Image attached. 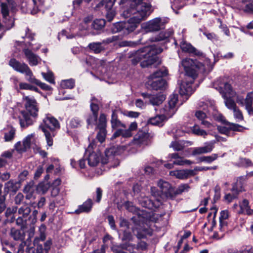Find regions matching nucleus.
Returning a JSON list of instances; mask_svg holds the SVG:
<instances>
[{
  "label": "nucleus",
  "instance_id": "6ab92c4d",
  "mask_svg": "<svg viewBox=\"0 0 253 253\" xmlns=\"http://www.w3.org/2000/svg\"><path fill=\"white\" fill-rule=\"evenodd\" d=\"M158 186L160 188L163 194L167 199H172L173 188L167 181L160 180L158 182Z\"/></svg>",
  "mask_w": 253,
  "mask_h": 253
},
{
  "label": "nucleus",
  "instance_id": "37998d69",
  "mask_svg": "<svg viewBox=\"0 0 253 253\" xmlns=\"http://www.w3.org/2000/svg\"><path fill=\"white\" fill-rule=\"evenodd\" d=\"M168 75V71L166 69H162L157 70L153 74L151 75L148 79L155 80L158 79H161V78L163 76H166Z\"/></svg>",
  "mask_w": 253,
  "mask_h": 253
},
{
  "label": "nucleus",
  "instance_id": "69168bd1",
  "mask_svg": "<svg viewBox=\"0 0 253 253\" xmlns=\"http://www.w3.org/2000/svg\"><path fill=\"white\" fill-rule=\"evenodd\" d=\"M6 1V3L7 5L10 7L11 12L12 13H15L17 11V4L16 2L13 0H5Z\"/></svg>",
  "mask_w": 253,
  "mask_h": 253
},
{
  "label": "nucleus",
  "instance_id": "13d9d810",
  "mask_svg": "<svg viewBox=\"0 0 253 253\" xmlns=\"http://www.w3.org/2000/svg\"><path fill=\"white\" fill-rule=\"evenodd\" d=\"M111 2V0H102L97 5V7H99L102 6H105V8L107 11V15L109 14L111 11V7L109 5V3Z\"/></svg>",
  "mask_w": 253,
  "mask_h": 253
},
{
  "label": "nucleus",
  "instance_id": "f03ea898",
  "mask_svg": "<svg viewBox=\"0 0 253 253\" xmlns=\"http://www.w3.org/2000/svg\"><path fill=\"white\" fill-rule=\"evenodd\" d=\"M163 51L162 48L157 47L154 45L150 46H145L138 50L133 53V58L132 63L136 64L141 60L142 67H146L152 65L158 60L157 54Z\"/></svg>",
  "mask_w": 253,
  "mask_h": 253
},
{
  "label": "nucleus",
  "instance_id": "58836bf2",
  "mask_svg": "<svg viewBox=\"0 0 253 253\" xmlns=\"http://www.w3.org/2000/svg\"><path fill=\"white\" fill-rule=\"evenodd\" d=\"M10 236L15 240L22 241L24 239L25 234L22 230L13 228L11 229Z\"/></svg>",
  "mask_w": 253,
  "mask_h": 253
},
{
  "label": "nucleus",
  "instance_id": "412c9836",
  "mask_svg": "<svg viewBox=\"0 0 253 253\" xmlns=\"http://www.w3.org/2000/svg\"><path fill=\"white\" fill-rule=\"evenodd\" d=\"M214 143L215 141H212L206 143L205 146L194 148L192 151V155H197L211 152L214 148Z\"/></svg>",
  "mask_w": 253,
  "mask_h": 253
},
{
  "label": "nucleus",
  "instance_id": "2f4dec72",
  "mask_svg": "<svg viewBox=\"0 0 253 253\" xmlns=\"http://www.w3.org/2000/svg\"><path fill=\"white\" fill-rule=\"evenodd\" d=\"M164 115H157L152 117L148 120V123L154 126H163L165 122L167 121L168 117L164 113Z\"/></svg>",
  "mask_w": 253,
  "mask_h": 253
},
{
  "label": "nucleus",
  "instance_id": "2eb2a0df",
  "mask_svg": "<svg viewBox=\"0 0 253 253\" xmlns=\"http://www.w3.org/2000/svg\"><path fill=\"white\" fill-rule=\"evenodd\" d=\"M178 101V95L173 94L169 97L168 105H166L162 110L168 117H171L176 112V104Z\"/></svg>",
  "mask_w": 253,
  "mask_h": 253
},
{
  "label": "nucleus",
  "instance_id": "f8f14e48",
  "mask_svg": "<svg viewBox=\"0 0 253 253\" xmlns=\"http://www.w3.org/2000/svg\"><path fill=\"white\" fill-rule=\"evenodd\" d=\"M31 209L28 204H24L18 210V216L16 219V223L19 225L25 224L28 220Z\"/></svg>",
  "mask_w": 253,
  "mask_h": 253
},
{
  "label": "nucleus",
  "instance_id": "7c9ffc66",
  "mask_svg": "<svg viewBox=\"0 0 253 253\" xmlns=\"http://www.w3.org/2000/svg\"><path fill=\"white\" fill-rule=\"evenodd\" d=\"M143 96L145 97L148 98L150 103L154 106L159 105L165 99V96L162 94L149 95L143 94Z\"/></svg>",
  "mask_w": 253,
  "mask_h": 253
},
{
  "label": "nucleus",
  "instance_id": "dca6fc26",
  "mask_svg": "<svg viewBox=\"0 0 253 253\" xmlns=\"http://www.w3.org/2000/svg\"><path fill=\"white\" fill-rule=\"evenodd\" d=\"M139 223L138 227H135L133 228V233L136 235L139 239L144 238L147 235H151V230L147 227H145L143 224V217H139Z\"/></svg>",
  "mask_w": 253,
  "mask_h": 253
},
{
  "label": "nucleus",
  "instance_id": "bf43d9fd",
  "mask_svg": "<svg viewBox=\"0 0 253 253\" xmlns=\"http://www.w3.org/2000/svg\"><path fill=\"white\" fill-rule=\"evenodd\" d=\"M15 130L13 128H11L10 130L5 133L4 138L6 141L11 140L14 136Z\"/></svg>",
  "mask_w": 253,
  "mask_h": 253
},
{
  "label": "nucleus",
  "instance_id": "680f3d73",
  "mask_svg": "<svg viewBox=\"0 0 253 253\" xmlns=\"http://www.w3.org/2000/svg\"><path fill=\"white\" fill-rule=\"evenodd\" d=\"M125 207L130 212H138L137 209L133 205L132 203L129 202H127L125 203Z\"/></svg>",
  "mask_w": 253,
  "mask_h": 253
},
{
  "label": "nucleus",
  "instance_id": "aec40b11",
  "mask_svg": "<svg viewBox=\"0 0 253 253\" xmlns=\"http://www.w3.org/2000/svg\"><path fill=\"white\" fill-rule=\"evenodd\" d=\"M23 52L30 66H36L41 62L40 57L34 53L30 49L25 48L23 49Z\"/></svg>",
  "mask_w": 253,
  "mask_h": 253
},
{
  "label": "nucleus",
  "instance_id": "9b49d317",
  "mask_svg": "<svg viewBox=\"0 0 253 253\" xmlns=\"http://www.w3.org/2000/svg\"><path fill=\"white\" fill-rule=\"evenodd\" d=\"M236 102L241 106H244L249 114H253V91L248 92L245 99L238 95Z\"/></svg>",
  "mask_w": 253,
  "mask_h": 253
},
{
  "label": "nucleus",
  "instance_id": "f704fd0d",
  "mask_svg": "<svg viewBox=\"0 0 253 253\" xmlns=\"http://www.w3.org/2000/svg\"><path fill=\"white\" fill-rule=\"evenodd\" d=\"M23 145L25 148L27 149L31 147L34 148L35 146L37 147V140L35 138V133H32L28 135L23 141Z\"/></svg>",
  "mask_w": 253,
  "mask_h": 253
},
{
  "label": "nucleus",
  "instance_id": "5701e85b",
  "mask_svg": "<svg viewBox=\"0 0 253 253\" xmlns=\"http://www.w3.org/2000/svg\"><path fill=\"white\" fill-rule=\"evenodd\" d=\"M9 65L15 71L24 74L29 66L25 63H21L14 58L11 59L9 61Z\"/></svg>",
  "mask_w": 253,
  "mask_h": 253
},
{
  "label": "nucleus",
  "instance_id": "b1692460",
  "mask_svg": "<svg viewBox=\"0 0 253 253\" xmlns=\"http://www.w3.org/2000/svg\"><path fill=\"white\" fill-rule=\"evenodd\" d=\"M100 76L101 80L105 81L109 84H110V78L111 76L110 67L106 65L105 60L101 61Z\"/></svg>",
  "mask_w": 253,
  "mask_h": 253
},
{
  "label": "nucleus",
  "instance_id": "bb28decb",
  "mask_svg": "<svg viewBox=\"0 0 253 253\" xmlns=\"http://www.w3.org/2000/svg\"><path fill=\"white\" fill-rule=\"evenodd\" d=\"M173 30L172 29H168V30L160 32L158 35L152 37L149 39V41L151 42H158L164 41L171 37L173 34Z\"/></svg>",
  "mask_w": 253,
  "mask_h": 253
},
{
  "label": "nucleus",
  "instance_id": "6e6d98bb",
  "mask_svg": "<svg viewBox=\"0 0 253 253\" xmlns=\"http://www.w3.org/2000/svg\"><path fill=\"white\" fill-rule=\"evenodd\" d=\"M99 131L97 135V138L98 140L100 142L102 143L105 139L106 131L105 128H98Z\"/></svg>",
  "mask_w": 253,
  "mask_h": 253
},
{
  "label": "nucleus",
  "instance_id": "cd10ccee",
  "mask_svg": "<svg viewBox=\"0 0 253 253\" xmlns=\"http://www.w3.org/2000/svg\"><path fill=\"white\" fill-rule=\"evenodd\" d=\"M191 145L192 143L189 141L184 140L174 141L171 142L169 147L173 148L174 151H180L183 150L186 147Z\"/></svg>",
  "mask_w": 253,
  "mask_h": 253
},
{
  "label": "nucleus",
  "instance_id": "5fc2aeb1",
  "mask_svg": "<svg viewBox=\"0 0 253 253\" xmlns=\"http://www.w3.org/2000/svg\"><path fill=\"white\" fill-rule=\"evenodd\" d=\"M106 116L104 114L100 115L99 119V123L97 125L98 128H105L106 129Z\"/></svg>",
  "mask_w": 253,
  "mask_h": 253
},
{
  "label": "nucleus",
  "instance_id": "393cba45",
  "mask_svg": "<svg viewBox=\"0 0 253 253\" xmlns=\"http://www.w3.org/2000/svg\"><path fill=\"white\" fill-rule=\"evenodd\" d=\"M169 174L177 178L184 179L187 178L189 176L193 175L194 171L190 169L176 170L170 171Z\"/></svg>",
  "mask_w": 253,
  "mask_h": 253
},
{
  "label": "nucleus",
  "instance_id": "79ce46f5",
  "mask_svg": "<svg viewBox=\"0 0 253 253\" xmlns=\"http://www.w3.org/2000/svg\"><path fill=\"white\" fill-rule=\"evenodd\" d=\"M140 204L143 207L147 209H152L154 207V203L148 197H141L139 199Z\"/></svg>",
  "mask_w": 253,
  "mask_h": 253
},
{
  "label": "nucleus",
  "instance_id": "c9c22d12",
  "mask_svg": "<svg viewBox=\"0 0 253 253\" xmlns=\"http://www.w3.org/2000/svg\"><path fill=\"white\" fill-rule=\"evenodd\" d=\"M51 244V241L49 240L44 243V247L41 244H38L36 252H35V251L33 250L32 248H31L30 250H32L33 253H47L50 248Z\"/></svg>",
  "mask_w": 253,
  "mask_h": 253
},
{
  "label": "nucleus",
  "instance_id": "9d476101",
  "mask_svg": "<svg viewBox=\"0 0 253 253\" xmlns=\"http://www.w3.org/2000/svg\"><path fill=\"white\" fill-rule=\"evenodd\" d=\"M200 107L203 108L204 112L202 111H198L195 113V116L199 120L202 121L205 119L207 115L214 116L215 107L213 103L211 102H207L206 103L203 102L202 105H200Z\"/></svg>",
  "mask_w": 253,
  "mask_h": 253
},
{
  "label": "nucleus",
  "instance_id": "4d7b16f0",
  "mask_svg": "<svg viewBox=\"0 0 253 253\" xmlns=\"http://www.w3.org/2000/svg\"><path fill=\"white\" fill-rule=\"evenodd\" d=\"M15 183L12 180H9L4 185V190L7 192L15 191Z\"/></svg>",
  "mask_w": 253,
  "mask_h": 253
},
{
  "label": "nucleus",
  "instance_id": "603ef678",
  "mask_svg": "<svg viewBox=\"0 0 253 253\" xmlns=\"http://www.w3.org/2000/svg\"><path fill=\"white\" fill-rule=\"evenodd\" d=\"M192 131L196 135L202 136L205 137L207 135V133L206 131L203 129H202L200 128L198 126H193Z\"/></svg>",
  "mask_w": 253,
  "mask_h": 253
},
{
  "label": "nucleus",
  "instance_id": "473e14b6",
  "mask_svg": "<svg viewBox=\"0 0 253 253\" xmlns=\"http://www.w3.org/2000/svg\"><path fill=\"white\" fill-rule=\"evenodd\" d=\"M111 42V40L107 39L106 40H103L102 42H92L88 44V48L92 50L95 53H99L104 49V48L101 46L102 43H109Z\"/></svg>",
  "mask_w": 253,
  "mask_h": 253
},
{
  "label": "nucleus",
  "instance_id": "39448f33",
  "mask_svg": "<svg viewBox=\"0 0 253 253\" xmlns=\"http://www.w3.org/2000/svg\"><path fill=\"white\" fill-rule=\"evenodd\" d=\"M218 90L222 94L223 97L225 99V104L226 106L230 110H233L237 108L235 101L232 98L236 97L238 95L236 92L232 90L231 85L227 83L221 84L219 87Z\"/></svg>",
  "mask_w": 253,
  "mask_h": 253
},
{
  "label": "nucleus",
  "instance_id": "4468645a",
  "mask_svg": "<svg viewBox=\"0 0 253 253\" xmlns=\"http://www.w3.org/2000/svg\"><path fill=\"white\" fill-rule=\"evenodd\" d=\"M9 5H7V3L5 2H2L0 4V11L3 21L5 23L6 30L10 29L14 26V19L9 15Z\"/></svg>",
  "mask_w": 253,
  "mask_h": 253
},
{
  "label": "nucleus",
  "instance_id": "6e6552de",
  "mask_svg": "<svg viewBox=\"0 0 253 253\" xmlns=\"http://www.w3.org/2000/svg\"><path fill=\"white\" fill-rule=\"evenodd\" d=\"M197 61H194L190 58H185L181 61V65L183 67L185 72V76L191 78L190 82H192L197 78L198 74L196 64Z\"/></svg>",
  "mask_w": 253,
  "mask_h": 253
},
{
  "label": "nucleus",
  "instance_id": "a19ab883",
  "mask_svg": "<svg viewBox=\"0 0 253 253\" xmlns=\"http://www.w3.org/2000/svg\"><path fill=\"white\" fill-rule=\"evenodd\" d=\"M112 127L117 130L119 128H126L125 125L122 123L121 122L115 117V113L113 112L112 115Z\"/></svg>",
  "mask_w": 253,
  "mask_h": 253
},
{
  "label": "nucleus",
  "instance_id": "774afa93",
  "mask_svg": "<svg viewBox=\"0 0 253 253\" xmlns=\"http://www.w3.org/2000/svg\"><path fill=\"white\" fill-rule=\"evenodd\" d=\"M38 214V211L36 210H35L33 211L32 214L31 215H29V218L28 220L31 221V223L32 224H34L37 221V217Z\"/></svg>",
  "mask_w": 253,
  "mask_h": 253
},
{
  "label": "nucleus",
  "instance_id": "4c0bfd02",
  "mask_svg": "<svg viewBox=\"0 0 253 253\" xmlns=\"http://www.w3.org/2000/svg\"><path fill=\"white\" fill-rule=\"evenodd\" d=\"M33 7L31 9V13L33 15L37 14L39 11L42 10L44 6V0H32Z\"/></svg>",
  "mask_w": 253,
  "mask_h": 253
},
{
  "label": "nucleus",
  "instance_id": "0eeeda50",
  "mask_svg": "<svg viewBox=\"0 0 253 253\" xmlns=\"http://www.w3.org/2000/svg\"><path fill=\"white\" fill-rule=\"evenodd\" d=\"M96 145L94 141L90 143L85 151V156L90 167L96 166L100 161V153L94 151Z\"/></svg>",
  "mask_w": 253,
  "mask_h": 253
},
{
  "label": "nucleus",
  "instance_id": "7ed1b4c3",
  "mask_svg": "<svg viewBox=\"0 0 253 253\" xmlns=\"http://www.w3.org/2000/svg\"><path fill=\"white\" fill-rule=\"evenodd\" d=\"M25 101L26 110L21 112L19 116V123L22 128H25L33 124L31 117L36 118L38 116L39 108L37 102L32 96H25L23 97Z\"/></svg>",
  "mask_w": 253,
  "mask_h": 253
},
{
  "label": "nucleus",
  "instance_id": "338daca9",
  "mask_svg": "<svg viewBox=\"0 0 253 253\" xmlns=\"http://www.w3.org/2000/svg\"><path fill=\"white\" fill-rule=\"evenodd\" d=\"M105 154V158H103L101 162L103 164H107L109 160L110 157L111 156V151L110 148H107L104 152Z\"/></svg>",
  "mask_w": 253,
  "mask_h": 253
},
{
  "label": "nucleus",
  "instance_id": "ea45409f",
  "mask_svg": "<svg viewBox=\"0 0 253 253\" xmlns=\"http://www.w3.org/2000/svg\"><path fill=\"white\" fill-rule=\"evenodd\" d=\"M190 189V186L188 184H182L180 185L176 189L173 188L172 192V199H173L177 195L182 194L183 192H188Z\"/></svg>",
  "mask_w": 253,
  "mask_h": 253
},
{
  "label": "nucleus",
  "instance_id": "f3484780",
  "mask_svg": "<svg viewBox=\"0 0 253 253\" xmlns=\"http://www.w3.org/2000/svg\"><path fill=\"white\" fill-rule=\"evenodd\" d=\"M98 100L95 97H92L91 99L90 109L92 112V115H90L87 119V122L88 125L96 123L98 116V111L99 110L98 105L97 104Z\"/></svg>",
  "mask_w": 253,
  "mask_h": 253
},
{
  "label": "nucleus",
  "instance_id": "052dcab7",
  "mask_svg": "<svg viewBox=\"0 0 253 253\" xmlns=\"http://www.w3.org/2000/svg\"><path fill=\"white\" fill-rule=\"evenodd\" d=\"M70 125L72 127H78L81 126V121L78 118H74L70 121Z\"/></svg>",
  "mask_w": 253,
  "mask_h": 253
},
{
  "label": "nucleus",
  "instance_id": "49530a36",
  "mask_svg": "<svg viewBox=\"0 0 253 253\" xmlns=\"http://www.w3.org/2000/svg\"><path fill=\"white\" fill-rule=\"evenodd\" d=\"M242 8L245 11L253 14V0L244 1Z\"/></svg>",
  "mask_w": 253,
  "mask_h": 253
},
{
  "label": "nucleus",
  "instance_id": "a878e982",
  "mask_svg": "<svg viewBox=\"0 0 253 253\" xmlns=\"http://www.w3.org/2000/svg\"><path fill=\"white\" fill-rule=\"evenodd\" d=\"M169 158L170 161L174 160L173 163L174 165L178 166H183L185 165H191L193 162L188 160H185L182 157L180 156L178 153H174L170 154L169 155Z\"/></svg>",
  "mask_w": 253,
  "mask_h": 253
},
{
  "label": "nucleus",
  "instance_id": "09e8293b",
  "mask_svg": "<svg viewBox=\"0 0 253 253\" xmlns=\"http://www.w3.org/2000/svg\"><path fill=\"white\" fill-rule=\"evenodd\" d=\"M71 165L73 168L78 169V168H80V169H84L85 166V161L84 159H81L78 163H77L75 160L71 159Z\"/></svg>",
  "mask_w": 253,
  "mask_h": 253
},
{
  "label": "nucleus",
  "instance_id": "c85d7f7f",
  "mask_svg": "<svg viewBox=\"0 0 253 253\" xmlns=\"http://www.w3.org/2000/svg\"><path fill=\"white\" fill-rule=\"evenodd\" d=\"M196 67L197 69L201 72H209L212 69V63L209 59L206 58L204 63L198 62Z\"/></svg>",
  "mask_w": 253,
  "mask_h": 253
},
{
  "label": "nucleus",
  "instance_id": "72a5a7b5",
  "mask_svg": "<svg viewBox=\"0 0 253 253\" xmlns=\"http://www.w3.org/2000/svg\"><path fill=\"white\" fill-rule=\"evenodd\" d=\"M92 207V202L90 199L87 200L82 205L79 206L78 209L75 210V213L80 214L82 212H89Z\"/></svg>",
  "mask_w": 253,
  "mask_h": 253
},
{
  "label": "nucleus",
  "instance_id": "20e7f679",
  "mask_svg": "<svg viewBox=\"0 0 253 253\" xmlns=\"http://www.w3.org/2000/svg\"><path fill=\"white\" fill-rule=\"evenodd\" d=\"M60 128L58 120L50 114L46 115L39 126V129L44 133L48 146L53 145V138L56 135V130Z\"/></svg>",
  "mask_w": 253,
  "mask_h": 253
},
{
  "label": "nucleus",
  "instance_id": "f257e3e1",
  "mask_svg": "<svg viewBox=\"0 0 253 253\" xmlns=\"http://www.w3.org/2000/svg\"><path fill=\"white\" fill-rule=\"evenodd\" d=\"M152 11L150 4H138L135 8L129 7L123 12V15L126 18L130 17L127 22H118L114 24L112 26V32H118L123 28L126 29L128 32L133 31L141 21L145 20Z\"/></svg>",
  "mask_w": 253,
  "mask_h": 253
},
{
  "label": "nucleus",
  "instance_id": "8fccbe9b",
  "mask_svg": "<svg viewBox=\"0 0 253 253\" xmlns=\"http://www.w3.org/2000/svg\"><path fill=\"white\" fill-rule=\"evenodd\" d=\"M34 234V230L31 229L29 232V238L27 239V241L26 242H22L21 244H20L19 246L18 250H22L24 251V248L26 245L29 247L30 246L29 242H31V238L33 237Z\"/></svg>",
  "mask_w": 253,
  "mask_h": 253
},
{
  "label": "nucleus",
  "instance_id": "e433bc0d",
  "mask_svg": "<svg viewBox=\"0 0 253 253\" xmlns=\"http://www.w3.org/2000/svg\"><path fill=\"white\" fill-rule=\"evenodd\" d=\"M148 84L151 86L152 89L158 90L162 89L164 87L165 81L162 79L155 80L149 79Z\"/></svg>",
  "mask_w": 253,
  "mask_h": 253
},
{
  "label": "nucleus",
  "instance_id": "c03bdc74",
  "mask_svg": "<svg viewBox=\"0 0 253 253\" xmlns=\"http://www.w3.org/2000/svg\"><path fill=\"white\" fill-rule=\"evenodd\" d=\"M24 74L25 75L26 77L27 80L29 83L35 84H36L38 83L39 80L35 78V77L33 75V74L31 70L29 67L27 69V70Z\"/></svg>",
  "mask_w": 253,
  "mask_h": 253
},
{
  "label": "nucleus",
  "instance_id": "ddd939ff",
  "mask_svg": "<svg viewBox=\"0 0 253 253\" xmlns=\"http://www.w3.org/2000/svg\"><path fill=\"white\" fill-rule=\"evenodd\" d=\"M137 128V123L135 122H132L130 124L128 129L119 128L116 130L112 136V139H115L119 136L125 138L131 137L132 136V132L136 130Z\"/></svg>",
  "mask_w": 253,
  "mask_h": 253
},
{
  "label": "nucleus",
  "instance_id": "1a4fd4ad",
  "mask_svg": "<svg viewBox=\"0 0 253 253\" xmlns=\"http://www.w3.org/2000/svg\"><path fill=\"white\" fill-rule=\"evenodd\" d=\"M246 180V176H242L238 177L236 182L233 185L232 193L226 194L224 196V199L228 203H230L233 199L237 198L239 193L243 190V184Z\"/></svg>",
  "mask_w": 253,
  "mask_h": 253
},
{
  "label": "nucleus",
  "instance_id": "864d4df0",
  "mask_svg": "<svg viewBox=\"0 0 253 253\" xmlns=\"http://www.w3.org/2000/svg\"><path fill=\"white\" fill-rule=\"evenodd\" d=\"M42 75L43 78L49 83L51 84L54 83L53 74L51 72L48 71L47 73L42 72Z\"/></svg>",
  "mask_w": 253,
  "mask_h": 253
},
{
  "label": "nucleus",
  "instance_id": "423d86ee",
  "mask_svg": "<svg viewBox=\"0 0 253 253\" xmlns=\"http://www.w3.org/2000/svg\"><path fill=\"white\" fill-rule=\"evenodd\" d=\"M167 22L165 19L157 17L143 23L141 27L145 33L156 32L163 29Z\"/></svg>",
  "mask_w": 253,
  "mask_h": 253
},
{
  "label": "nucleus",
  "instance_id": "e2e57ef3",
  "mask_svg": "<svg viewBox=\"0 0 253 253\" xmlns=\"http://www.w3.org/2000/svg\"><path fill=\"white\" fill-rule=\"evenodd\" d=\"M125 207L130 212H138L137 209L133 205L132 203L129 202H127L125 203Z\"/></svg>",
  "mask_w": 253,
  "mask_h": 253
},
{
  "label": "nucleus",
  "instance_id": "de8ad7c7",
  "mask_svg": "<svg viewBox=\"0 0 253 253\" xmlns=\"http://www.w3.org/2000/svg\"><path fill=\"white\" fill-rule=\"evenodd\" d=\"M60 85L63 88L72 89L75 86V81L73 79L63 80L61 82Z\"/></svg>",
  "mask_w": 253,
  "mask_h": 253
},
{
  "label": "nucleus",
  "instance_id": "c756f323",
  "mask_svg": "<svg viewBox=\"0 0 253 253\" xmlns=\"http://www.w3.org/2000/svg\"><path fill=\"white\" fill-rule=\"evenodd\" d=\"M240 211L238 212L239 214H245L249 216L253 215V209H251L249 202L246 199H244L240 204Z\"/></svg>",
  "mask_w": 253,
  "mask_h": 253
},
{
  "label": "nucleus",
  "instance_id": "a211bd4d",
  "mask_svg": "<svg viewBox=\"0 0 253 253\" xmlns=\"http://www.w3.org/2000/svg\"><path fill=\"white\" fill-rule=\"evenodd\" d=\"M191 78L185 77V81H183L179 86V92L181 95L190 96L193 92L191 84L193 83L190 82Z\"/></svg>",
  "mask_w": 253,
  "mask_h": 253
},
{
  "label": "nucleus",
  "instance_id": "3c124183",
  "mask_svg": "<svg viewBox=\"0 0 253 253\" xmlns=\"http://www.w3.org/2000/svg\"><path fill=\"white\" fill-rule=\"evenodd\" d=\"M217 157L218 155L217 154H213L209 156H203L200 158V160L201 162H206L208 163H211L216 160Z\"/></svg>",
  "mask_w": 253,
  "mask_h": 253
},
{
  "label": "nucleus",
  "instance_id": "a18cd8bd",
  "mask_svg": "<svg viewBox=\"0 0 253 253\" xmlns=\"http://www.w3.org/2000/svg\"><path fill=\"white\" fill-rule=\"evenodd\" d=\"M105 24L106 21L104 19H96L92 23V26L94 29L100 30L104 28V27L105 25Z\"/></svg>",
  "mask_w": 253,
  "mask_h": 253
},
{
  "label": "nucleus",
  "instance_id": "4be33fe9",
  "mask_svg": "<svg viewBox=\"0 0 253 253\" xmlns=\"http://www.w3.org/2000/svg\"><path fill=\"white\" fill-rule=\"evenodd\" d=\"M180 48L182 51L195 55L201 56L202 53L193 47L190 43L182 40L180 42Z\"/></svg>",
  "mask_w": 253,
  "mask_h": 253
},
{
  "label": "nucleus",
  "instance_id": "0e129e2a",
  "mask_svg": "<svg viewBox=\"0 0 253 253\" xmlns=\"http://www.w3.org/2000/svg\"><path fill=\"white\" fill-rule=\"evenodd\" d=\"M233 111L234 113V117L237 120V121H240L243 119L242 113L238 107L236 108L235 110H233Z\"/></svg>",
  "mask_w": 253,
  "mask_h": 253
}]
</instances>
